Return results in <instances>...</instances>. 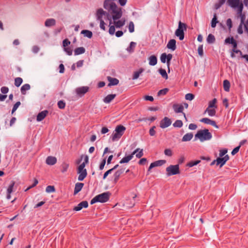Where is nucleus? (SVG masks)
<instances>
[{
    "label": "nucleus",
    "mask_w": 248,
    "mask_h": 248,
    "mask_svg": "<svg viewBox=\"0 0 248 248\" xmlns=\"http://www.w3.org/2000/svg\"><path fill=\"white\" fill-rule=\"evenodd\" d=\"M117 0H105L103 3L104 8L108 11L113 20L119 19L123 15L122 8L116 4Z\"/></svg>",
    "instance_id": "nucleus-1"
},
{
    "label": "nucleus",
    "mask_w": 248,
    "mask_h": 248,
    "mask_svg": "<svg viewBox=\"0 0 248 248\" xmlns=\"http://www.w3.org/2000/svg\"><path fill=\"white\" fill-rule=\"evenodd\" d=\"M117 0H105L103 3L104 8L108 11L113 20L119 19L123 15L122 8L116 4Z\"/></svg>",
    "instance_id": "nucleus-2"
},
{
    "label": "nucleus",
    "mask_w": 248,
    "mask_h": 248,
    "mask_svg": "<svg viewBox=\"0 0 248 248\" xmlns=\"http://www.w3.org/2000/svg\"><path fill=\"white\" fill-rule=\"evenodd\" d=\"M212 138V134L207 129L199 130L195 135V139H199L201 142L209 140Z\"/></svg>",
    "instance_id": "nucleus-3"
},
{
    "label": "nucleus",
    "mask_w": 248,
    "mask_h": 248,
    "mask_svg": "<svg viewBox=\"0 0 248 248\" xmlns=\"http://www.w3.org/2000/svg\"><path fill=\"white\" fill-rule=\"evenodd\" d=\"M126 128L122 125H117L111 135L113 141L118 140L124 134Z\"/></svg>",
    "instance_id": "nucleus-4"
},
{
    "label": "nucleus",
    "mask_w": 248,
    "mask_h": 248,
    "mask_svg": "<svg viewBox=\"0 0 248 248\" xmlns=\"http://www.w3.org/2000/svg\"><path fill=\"white\" fill-rule=\"evenodd\" d=\"M110 194L108 192H104L95 196L91 201V204H93L96 202L101 203L108 202L109 199Z\"/></svg>",
    "instance_id": "nucleus-5"
},
{
    "label": "nucleus",
    "mask_w": 248,
    "mask_h": 248,
    "mask_svg": "<svg viewBox=\"0 0 248 248\" xmlns=\"http://www.w3.org/2000/svg\"><path fill=\"white\" fill-rule=\"evenodd\" d=\"M186 25L185 23H182L179 21L178 24V28L176 30L175 34L176 36L179 37L180 40H183L184 38L185 33L184 32V30H186Z\"/></svg>",
    "instance_id": "nucleus-6"
},
{
    "label": "nucleus",
    "mask_w": 248,
    "mask_h": 248,
    "mask_svg": "<svg viewBox=\"0 0 248 248\" xmlns=\"http://www.w3.org/2000/svg\"><path fill=\"white\" fill-rule=\"evenodd\" d=\"M228 4L232 8H238V14H241L243 9V4L240 0H228Z\"/></svg>",
    "instance_id": "nucleus-7"
},
{
    "label": "nucleus",
    "mask_w": 248,
    "mask_h": 248,
    "mask_svg": "<svg viewBox=\"0 0 248 248\" xmlns=\"http://www.w3.org/2000/svg\"><path fill=\"white\" fill-rule=\"evenodd\" d=\"M167 175L171 176L180 173L179 165H170L166 168Z\"/></svg>",
    "instance_id": "nucleus-8"
},
{
    "label": "nucleus",
    "mask_w": 248,
    "mask_h": 248,
    "mask_svg": "<svg viewBox=\"0 0 248 248\" xmlns=\"http://www.w3.org/2000/svg\"><path fill=\"white\" fill-rule=\"evenodd\" d=\"M171 124L170 119L165 117L160 122V127L162 128H165L170 125Z\"/></svg>",
    "instance_id": "nucleus-9"
},
{
    "label": "nucleus",
    "mask_w": 248,
    "mask_h": 248,
    "mask_svg": "<svg viewBox=\"0 0 248 248\" xmlns=\"http://www.w3.org/2000/svg\"><path fill=\"white\" fill-rule=\"evenodd\" d=\"M229 159L228 155H226L224 157H219L216 159L217 165H220V167H222L225 163Z\"/></svg>",
    "instance_id": "nucleus-10"
},
{
    "label": "nucleus",
    "mask_w": 248,
    "mask_h": 248,
    "mask_svg": "<svg viewBox=\"0 0 248 248\" xmlns=\"http://www.w3.org/2000/svg\"><path fill=\"white\" fill-rule=\"evenodd\" d=\"M139 150V148H137L131 155L124 157L121 160V161H120V163L122 164L128 163L130 160L132 159V158L133 157V155H135V154L137 152H138Z\"/></svg>",
    "instance_id": "nucleus-11"
},
{
    "label": "nucleus",
    "mask_w": 248,
    "mask_h": 248,
    "mask_svg": "<svg viewBox=\"0 0 248 248\" xmlns=\"http://www.w3.org/2000/svg\"><path fill=\"white\" fill-rule=\"evenodd\" d=\"M89 91V87L87 86H83L77 88L76 89V92L79 96H82Z\"/></svg>",
    "instance_id": "nucleus-12"
},
{
    "label": "nucleus",
    "mask_w": 248,
    "mask_h": 248,
    "mask_svg": "<svg viewBox=\"0 0 248 248\" xmlns=\"http://www.w3.org/2000/svg\"><path fill=\"white\" fill-rule=\"evenodd\" d=\"M88 206V202L86 201H84L78 204L77 206H76L73 208V210L76 211H78L81 210L83 208H87Z\"/></svg>",
    "instance_id": "nucleus-13"
},
{
    "label": "nucleus",
    "mask_w": 248,
    "mask_h": 248,
    "mask_svg": "<svg viewBox=\"0 0 248 248\" xmlns=\"http://www.w3.org/2000/svg\"><path fill=\"white\" fill-rule=\"evenodd\" d=\"M166 163V161L165 160H160L156 161L154 162H153L150 164V165L148 168V171H150V170L152 168H153L155 167L162 166V165L165 164Z\"/></svg>",
    "instance_id": "nucleus-14"
},
{
    "label": "nucleus",
    "mask_w": 248,
    "mask_h": 248,
    "mask_svg": "<svg viewBox=\"0 0 248 248\" xmlns=\"http://www.w3.org/2000/svg\"><path fill=\"white\" fill-rule=\"evenodd\" d=\"M200 122L203 123L204 124H206L211 125L217 128H218V126L216 124L215 121H213L209 118H202L200 120Z\"/></svg>",
    "instance_id": "nucleus-15"
},
{
    "label": "nucleus",
    "mask_w": 248,
    "mask_h": 248,
    "mask_svg": "<svg viewBox=\"0 0 248 248\" xmlns=\"http://www.w3.org/2000/svg\"><path fill=\"white\" fill-rule=\"evenodd\" d=\"M113 20V24L117 28H120L123 27L125 23V19L123 18L121 19H115Z\"/></svg>",
    "instance_id": "nucleus-16"
},
{
    "label": "nucleus",
    "mask_w": 248,
    "mask_h": 248,
    "mask_svg": "<svg viewBox=\"0 0 248 248\" xmlns=\"http://www.w3.org/2000/svg\"><path fill=\"white\" fill-rule=\"evenodd\" d=\"M77 172L79 174L78 180L80 181L83 180L87 175V172L86 169H83L81 170L78 169Z\"/></svg>",
    "instance_id": "nucleus-17"
},
{
    "label": "nucleus",
    "mask_w": 248,
    "mask_h": 248,
    "mask_svg": "<svg viewBox=\"0 0 248 248\" xmlns=\"http://www.w3.org/2000/svg\"><path fill=\"white\" fill-rule=\"evenodd\" d=\"M124 171V169H121L117 170L113 175V183L116 184L118 181L121 175Z\"/></svg>",
    "instance_id": "nucleus-18"
},
{
    "label": "nucleus",
    "mask_w": 248,
    "mask_h": 248,
    "mask_svg": "<svg viewBox=\"0 0 248 248\" xmlns=\"http://www.w3.org/2000/svg\"><path fill=\"white\" fill-rule=\"evenodd\" d=\"M108 80L109 82L108 86L117 85L119 83V80L116 78H111L110 77H107Z\"/></svg>",
    "instance_id": "nucleus-19"
},
{
    "label": "nucleus",
    "mask_w": 248,
    "mask_h": 248,
    "mask_svg": "<svg viewBox=\"0 0 248 248\" xmlns=\"http://www.w3.org/2000/svg\"><path fill=\"white\" fill-rule=\"evenodd\" d=\"M47 110H44L39 113L37 116L36 120L38 122H40L43 120L48 114Z\"/></svg>",
    "instance_id": "nucleus-20"
},
{
    "label": "nucleus",
    "mask_w": 248,
    "mask_h": 248,
    "mask_svg": "<svg viewBox=\"0 0 248 248\" xmlns=\"http://www.w3.org/2000/svg\"><path fill=\"white\" fill-rule=\"evenodd\" d=\"M169 49L174 51L176 49V41L174 39L170 40L167 46Z\"/></svg>",
    "instance_id": "nucleus-21"
},
{
    "label": "nucleus",
    "mask_w": 248,
    "mask_h": 248,
    "mask_svg": "<svg viewBox=\"0 0 248 248\" xmlns=\"http://www.w3.org/2000/svg\"><path fill=\"white\" fill-rule=\"evenodd\" d=\"M57 162V158L55 157L49 156L46 158V163L49 165H53Z\"/></svg>",
    "instance_id": "nucleus-22"
},
{
    "label": "nucleus",
    "mask_w": 248,
    "mask_h": 248,
    "mask_svg": "<svg viewBox=\"0 0 248 248\" xmlns=\"http://www.w3.org/2000/svg\"><path fill=\"white\" fill-rule=\"evenodd\" d=\"M149 64L151 66L156 64L157 62V57L155 55H152L148 58Z\"/></svg>",
    "instance_id": "nucleus-23"
},
{
    "label": "nucleus",
    "mask_w": 248,
    "mask_h": 248,
    "mask_svg": "<svg viewBox=\"0 0 248 248\" xmlns=\"http://www.w3.org/2000/svg\"><path fill=\"white\" fill-rule=\"evenodd\" d=\"M56 24V20L54 18H49L46 20L45 25L47 27L53 26Z\"/></svg>",
    "instance_id": "nucleus-24"
},
{
    "label": "nucleus",
    "mask_w": 248,
    "mask_h": 248,
    "mask_svg": "<svg viewBox=\"0 0 248 248\" xmlns=\"http://www.w3.org/2000/svg\"><path fill=\"white\" fill-rule=\"evenodd\" d=\"M83 186H84L83 183H77L75 185V189H74V194L76 195L77 193H78L81 190Z\"/></svg>",
    "instance_id": "nucleus-25"
},
{
    "label": "nucleus",
    "mask_w": 248,
    "mask_h": 248,
    "mask_svg": "<svg viewBox=\"0 0 248 248\" xmlns=\"http://www.w3.org/2000/svg\"><path fill=\"white\" fill-rule=\"evenodd\" d=\"M115 94H108L104 99V102L106 103H109L115 97Z\"/></svg>",
    "instance_id": "nucleus-26"
},
{
    "label": "nucleus",
    "mask_w": 248,
    "mask_h": 248,
    "mask_svg": "<svg viewBox=\"0 0 248 248\" xmlns=\"http://www.w3.org/2000/svg\"><path fill=\"white\" fill-rule=\"evenodd\" d=\"M173 108L176 113H180L183 112L184 107L182 105L175 104L173 106Z\"/></svg>",
    "instance_id": "nucleus-27"
},
{
    "label": "nucleus",
    "mask_w": 248,
    "mask_h": 248,
    "mask_svg": "<svg viewBox=\"0 0 248 248\" xmlns=\"http://www.w3.org/2000/svg\"><path fill=\"white\" fill-rule=\"evenodd\" d=\"M193 137V135L192 133H187L183 136L182 140L183 141H190L192 139Z\"/></svg>",
    "instance_id": "nucleus-28"
},
{
    "label": "nucleus",
    "mask_w": 248,
    "mask_h": 248,
    "mask_svg": "<svg viewBox=\"0 0 248 248\" xmlns=\"http://www.w3.org/2000/svg\"><path fill=\"white\" fill-rule=\"evenodd\" d=\"M85 52V49L83 47H79L76 48L74 50V53L75 55H78L84 53Z\"/></svg>",
    "instance_id": "nucleus-29"
},
{
    "label": "nucleus",
    "mask_w": 248,
    "mask_h": 248,
    "mask_svg": "<svg viewBox=\"0 0 248 248\" xmlns=\"http://www.w3.org/2000/svg\"><path fill=\"white\" fill-rule=\"evenodd\" d=\"M30 89V85L29 84L23 85L21 88V92L22 94H25L26 91Z\"/></svg>",
    "instance_id": "nucleus-30"
},
{
    "label": "nucleus",
    "mask_w": 248,
    "mask_h": 248,
    "mask_svg": "<svg viewBox=\"0 0 248 248\" xmlns=\"http://www.w3.org/2000/svg\"><path fill=\"white\" fill-rule=\"evenodd\" d=\"M105 14V12L102 9H99L97 11L96 16L98 20L102 19V16Z\"/></svg>",
    "instance_id": "nucleus-31"
},
{
    "label": "nucleus",
    "mask_w": 248,
    "mask_h": 248,
    "mask_svg": "<svg viewBox=\"0 0 248 248\" xmlns=\"http://www.w3.org/2000/svg\"><path fill=\"white\" fill-rule=\"evenodd\" d=\"M81 33L89 38H92L93 36L92 32L89 30H83L81 31Z\"/></svg>",
    "instance_id": "nucleus-32"
},
{
    "label": "nucleus",
    "mask_w": 248,
    "mask_h": 248,
    "mask_svg": "<svg viewBox=\"0 0 248 248\" xmlns=\"http://www.w3.org/2000/svg\"><path fill=\"white\" fill-rule=\"evenodd\" d=\"M111 24H112V21H111V20H110L109 24V28L108 32L110 35H113L115 33V27H116L115 26V25H111Z\"/></svg>",
    "instance_id": "nucleus-33"
},
{
    "label": "nucleus",
    "mask_w": 248,
    "mask_h": 248,
    "mask_svg": "<svg viewBox=\"0 0 248 248\" xmlns=\"http://www.w3.org/2000/svg\"><path fill=\"white\" fill-rule=\"evenodd\" d=\"M223 88L225 91H229L230 88V83L228 80H224L223 81Z\"/></svg>",
    "instance_id": "nucleus-34"
},
{
    "label": "nucleus",
    "mask_w": 248,
    "mask_h": 248,
    "mask_svg": "<svg viewBox=\"0 0 248 248\" xmlns=\"http://www.w3.org/2000/svg\"><path fill=\"white\" fill-rule=\"evenodd\" d=\"M215 40L216 39H215V36L212 34H209L208 35V36H207V38L206 39L207 42L209 44L214 43L215 42Z\"/></svg>",
    "instance_id": "nucleus-35"
},
{
    "label": "nucleus",
    "mask_w": 248,
    "mask_h": 248,
    "mask_svg": "<svg viewBox=\"0 0 248 248\" xmlns=\"http://www.w3.org/2000/svg\"><path fill=\"white\" fill-rule=\"evenodd\" d=\"M205 112H207L208 115L210 116H213L215 115L216 111L215 109L207 108Z\"/></svg>",
    "instance_id": "nucleus-36"
},
{
    "label": "nucleus",
    "mask_w": 248,
    "mask_h": 248,
    "mask_svg": "<svg viewBox=\"0 0 248 248\" xmlns=\"http://www.w3.org/2000/svg\"><path fill=\"white\" fill-rule=\"evenodd\" d=\"M218 23V21L217 20V16L216 14L214 15V17L212 19L211 26L212 28H215L216 26L217 23Z\"/></svg>",
    "instance_id": "nucleus-37"
},
{
    "label": "nucleus",
    "mask_w": 248,
    "mask_h": 248,
    "mask_svg": "<svg viewBox=\"0 0 248 248\" xmlns=\"http://www.w3.org/2000/svg\"><path fill=\"white\" fill-rule=\"evenodd\" d=\"M143 71V69L142 68H141L138 71H136L134 72L132 79L133 80L137 79L139 76L140 75Z\"/></svg>",
    "instance_id": "nucleus-38"
},
{
    "label": "nucleus",
    "mask_w": 248,
    "mask_h": 248,
    "mask_svg": "<svg viewBox=\"0 0 248 248\" xmlns=\"http://www.w3.org/2000/svg\"><path fill=\"white\" fill-rule=\"evenodd\" d=\"M23 82L22 78H16L15 79V85L16 87H19Z\"/></svg>",
    "instance_id": "nucleus-39"
},
{
    "label": "nucleus",
    "mask_w": 248,
    "mask_h": 248,
    "mask_svg": "<svg viewBox=\"0 0 248 248\" xmlns=\"http://www.w3.org/2000/svg\"><path fill=\"white\" fill-rule=\"evenodd\" d=\"M69 164L65 163V162L63 163L61 166L62 172V173L66 172L67 170L69 168Z\"/></svg>",
    "instance_id": "nucleus-40"
},
{
    "label": "nucleus",
    "mask_w": 248,
    "mask_h": 248,
    "mask_svg": "<svg viewBox=\"0 0 248 248\" xmlns=\"http://www.w3.org/2000/svg\"><path fill=\"white\" fill-rule=\"evenodd\" d=\"M167 58H166L167 59V64L169 72H170V62L172 58V55L171 54H168L167 55Z\"/></svg>",
    "instance_id": "nucleus-41"
},
{
    "label": "nucleus",
    "mask_w": 248,
    "mask_h": 248,
    "mask_svg": "<svg viewBox=\"0 0 248 248\" xmlns=\"http://www.w3.org/2000/svg\"><path fill=\"white\" fill-rule=\"evenodd\" d=\"M159 72L163 78H164L165 79L168 78V75H167V72L165 69L160 68L159 70Z\"/></svg>",
    "instance_id": "nucleus-42"
},
{
    "label": "nucleus",
    "mask_w": 248,
    "mask_h": 248,
    "mask_svg": "<svg viewBox=\"0 0 248 248\" xmlns=\"http://www.w3.org/2000/svg\"><path fill=\"white\" fill-rule=\"evenodd\" d=\"M168 91L169 89L168 88L162 89L159 91V92H158L157 96H160L162 95H164L168 93Z\"/></svg>",
    "instance_id": "nucleus-43"
},
{
    "label": "nucleus",
    "mask_w": 248,
    "mask_h": 248,
    "mask_svg": "<svg viewBox=\"0 0 248 248\" xmlns=\"http://www.w3.org/2000/svg\"><path fill=\"white\" fill-rule=\"evenodd\" d=\"M136 43L131 42L129 46L127 48V50L130 52H133L136 46Z\"/></svg>",
    "instance_id": "nucleus-44"
},
{
    "label": "nucleus",
    "mask_w": 248,
    "mask_h": 248,
    "mask_svg": "<svg viewBox=\"0 0 248 248\" xmlns=\"http://www.w3.org/2000/svg\"><path fill=\"white\" fill-rule=\"evenodd\" d=\"M46 191L47 193H52L55 191V188L53 186H48L46 187Z\"/></svg>",
    "instance_id": "nucleus-45"
},
{
    "label": "nucleus",
    "mask_w": 248,
    "mask_h": 248,
    "mask_svg": "<svg viewBox=\"0 0 248 248\" xmlns=\"http://www.w3.org/2000/svg\"><path fill=\"white\" fill-rule=\"evenodd\" d=\"M244 24V20L243 17L241 18V23L240 24L239 27L237 30L238 33L239 34H242L243 33V26Z\"/></svg>",
    "instance_id": "nucleus-46"
},
{
    "label": "nucleus",
    "mask_w": 248,
    "mask_h": 248,
    "mask_svg": "<svg viewBox=\"0 0 248 248\" xmlns=\"http://www.w3.org/2000/svg\"><path fill=\"white\" fill-rule=\"evenodd\" d=\"M175 127H181L183 126V122L181 120H176L173 124Z\"/></svg>",
    "instance_id": "nucleus-47"
},
{
    "label": "nucleus",
    "mask_w": 248,
    "mask_h": 248,
    "mask_svg": "<svg viewBox=\"0 0 248 248\" xmlns=\"http://www.w3.org/2000/svg\"><path fill=\"white\" fill-rule=\"evenodd\" d=\"M201 162L200 160H196V161H192L189 162L187 164V166L189 167H192L194 166L197 165Z\"/></svg>",
    "instance_id": "nucleus-48"
},
{
    "label": "nucleus",
    "mask_w": 248,
    "mask_h": 248,
    "mask_svg": "<svg viewBox=\"0 0 248 248\" xmlns=\"http://www.w3.org/2000/svg\"><path fill=\"white\" fill-rule=\"evenodd\" d=\"M15 185V182L12 181L11 184L10 185L8 186L7 188V193H11L13 192L14 186Z\"/></svg>",
    "instance_id": "nucleus-49"
},
{
    "label": "nucleus",
    "mask_w": 248,
    "mask_h": 248,
    "mask_svg": "<svg viewBox=\"0 0 248 248\" xmlns=\"http://www.w3.org/2000/svg\"><path fill=\"white\" fill-rule=\"evenodd\" d=\"M128 30L129 32L131 33L134 31V24L132 21H130L129 23Z\"/></svg>",
    "instance_id": "nucleus-50"
},
{
    "label": "nucleus",
    "mask_w": 248,
    "mask_h": 248,
    "mask_svg": "<svg viewBox=\"0 0 248 248\" xmlns=\"http://www.w3.org/2000/svg\"><path fill=\"white\" fill-rule=\"evenodd\" d=\"M225 2V0H219L218 3L215 4V8L218 9L220 7L223 5Z\"/></svg>",
    "instance_id": "nucleus-51"
},
{
    "label": "nucleus",
    "mask_w": 248,
    "mask_h": 248,
    "mask_svg": "<svg viewBox=\"0 0 248 248\" xmlns=\"http://www.w3.org/2000/svg\"><path fill=\"white\" fill-rule=\"evenodd\" d=\"M167 54L165 53H162L160 56V61L162 63H165L167 62Z\"/></svg>",
    "instance_id": "nucleus-52"
},
{
    "label": "nucleus",
    "mask_w": 248,
    "mask_h": 248,
    "mask_svg": "<svg viewBox=\"0 0 248 248\" xmlns=\"http://www.w3.org/2000/svg\"><path fill=\"white\" fill-rule=\"evenodd\" d=\"M194 95L192 93H187L185 95V98L187 100H192L194 99Z\"/></svg>",
    "instance_id": "nucleus-53"
},
{
    "label": "nucleus",
    "mask_w": 248,
    "mask_h": 248,
    "mask_svg": "<svg viewBox=\"0 0 248 248\" xmlns=\"http://www.w3.org/2000/svg\"><path fill=\"white\" fill-rule=\"evenodd\" d=\"M198 52L199 55L202 57L203 55V46L202 45H200L198 48Z\"/></svg>",
    "instance_id": "nucleus-54"
},
{
    "label": "nucleus",
    "mask_w": 248,
    "mask_h": 248,
    "mask_svg": "<svg viewBox=\"0 0 248 248\" xmlns=\"http://www.w3.org/2000/svg\"><path fill=\"white\" fill-rule=\"evenodd\" d=\"M21 103L19 101L17 102L14 106L12 110V113L13 114L16 110L17 109L18 107L20 105Z\"/></svg>",
    "instance_id": "nucleus-55"
},
{
    "label": "nucleus",
    "mask_w": 248,
    "mask_h": 248,
    "mask_svg": "<svg viewBox=\"0 0 248 248\" xmlns=\"http://www.w3.org/2000/svg\"><path fill=\"white\" fill-rule=\"evenodd\" d=\"M58 107L61 109H63L65 108V103L63 101H59L58 102Z\"/></svg>",
    "instance_id": "nucleus-56"
},
{
    "label": "nucleus",
    "mask_w": 248,
    "mask_h": 248,
    "mask_svg": "<svg viewBox=\"0 0 248 248\" xmlns=\"http://www.w3.org/2000/svg\"><path fill=\"white\" fill-rule=\"evenodd\" d=\"M63 48H64V50L66 52V53L68 55H70V56L72 55L73 51H72V49L70 47H65Z\"/></svg>",
    "instance_id": "nucleus-57"
},
{
    "label": "nucleus",
    "mask_w": 248,
    "mask_h": 248,
    "mask_svg": "<svg viewBox=\"0 0 248 248\" xmlns=\"http://www.w3.org/2000/svg\"><path fill=\"white\" fill-rule=\"evenodd\" d=\"M156 127L155 126H153V127H152L149 130V134L150 135V136H154L155 135V129Z\"/></svg>",
    "instance_id": "nucleus-58"
},
{
    "label": "nucleus",
    "mask_w": 248,
    "mask_h": 248,
    "mask_svg": "<svg viewBox=\"0 0 248 248\" xmlns=\"http://www.w3.org/2000/svg\"><path fill=\"white\" fill-rule=\"evenodd\" d=\"M70 43V41L68 39H65L62 42V46L63 47H67Z\"/></svg>",
    "instance_id": "nucleus-59"
},
{
    "label": "nucleus",
    "mask_w": 248,
    "mask_h": 248,
    "mask_svg": "<svg viewBox=\"0 0 248 248\" xmlns=\"http://www.w3.org/2000/svg\"><path fill=\"white\" fill-rule=\"evenodd\" d=\"M164 154L166 155L171 156L172 155V151L170 149H166L164 151Z\"/></svg>",
    "instance_id": "nucleus-60"
},
{
    "label": "nucleus",
    "mask_w": 248,
    "mask_h": 248,
    "mask_svg": "<svg viewBox=\"0 0 248 248\" xmlns=\"http://www.w3.org/2000/svg\"><path fill=\"white\" fill-rule=\"evenodd\" d=\"M38 183V180L36 179H34V183L33 184H32V185L31 186H30L29 187H28L26 190L25 191H28V190H29L30 189L34 187L35 186H36L37 184Z\"/></svg>",
    "instance_id": "nucleus-61"
},
{
    "label": "nucleus",
    "mask_w": 248,
    "mask_h": 248,
    "mask_svg": "<svg viewBox=\"0 0 248 248\" xmlns=\"http://www.w3.org/2000/svg\"><path fill=\"white\" fill-rule=\"evenodd\" d=\"M234 41V39L233 37H228L225 40V43L226 44H232Z\"/></svg>",
    "instance_id": "nucleus-62"
},
{
    "label": "nucleus",
    "mask_w": 248,
    "mask_h": 248,
    "mask_svg": "<svg viewBox=\"0 0 248 248\" xmlns=\"http://www.w3.org/2000/svg\"><path fill=\"white\" fill-rule=\"evenodd\" d=\"M99 21H100V28L102 30L105 31V29H106V28H105V23L103 20V19H101Z\"/></svg>",
    "instance_id": "nucleus-63"
},
{
    "label": "nucleus",
    "mask_w": 248,
    "mask_h": 248,
    "mask_svg": "<svg viewBox=\"0 0 248 248\" xmlns=\"http://www.w3.org/2000/svg\"><path fill=\"white\" fill-rule=\"evenodd\" d=\"M240 148V146H238L235 147V148H234L231 153L232 155H234L236 153H237L239 150Z\"/></svg>",
    "instance_id": "nucleus-64"
}]
</instances>
